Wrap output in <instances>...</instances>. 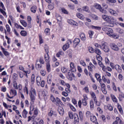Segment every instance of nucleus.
I'll list each match as a JSON object with an SVG mask.
<instances>
[{"instance_id":"c9c22d12","label":"nucleus","mask_w":124,"mask_h":124,"mask_svg":"<svg viewBox=\"0 0 124 124\" xmlns=\"http://www.w3.org/2000/svg\"><path fill=\"white\" fill-rule=\"evenodd\" d=\"M68 106L70 107V109L72 110L74 112H76V108L71 104H68Z\"/></svg>"},{"instance_id":"e433bc0d","label":"nucleus","mask_w":124,"mask_h":124,"mask_svg":"<svg viewBox=\"0 0 124 124\" xmlns=\"http://www.w3.org/2000/svg\"><path fill=\"white\" fill-rule=\"evenodd\" d=\"M80 37L81 40H82V41H86V35H85V34L84 33L80 34Z\"/></svg>"},{"instance_id":"423d86ee","label":"nucleus","mask_w":124,"mask_h":124,"mask_svg":"<svg viewBox=\"0 0 124 124\" xmlns=\"http://www.w3.org/2000/svg\"><path fill=\"white\" fill-rule=\"evenodd\" d=\"M72 43V42L71 41V40H68L67 43L63 46L62 48H63V51H66V50H67V49L69 48V46L70 44H71Z\"/></svg>"},{"instance_id":"f8f14e48","label":"nucleus","mask_w":124,"mask_h":124,"mask_svg":"<svg viewBox=\"0 0 124 124\" xmlns=\"http://www.w3.org/2000/svg\"><path fill=\"white\" fill-rule=\"evenodd\" d=\"M110 47L111 49H112V50H114V51H119V50H120L119 47L117 46L114 43L110 44Z\"/></svg>"},{"instance_id":"0eeeda50","label":"nucleus","mask_w":124,"mask_h":124,"mask_svg":"<svg viewBox=\"0 0 124 124\" xmlns=\"http://www.w3.org/2000/svg\"><path fill=\"white\" fill-rule=\"evenodd\" d=\"M11 93H12L14 96H10L9 95V94L7 93L6 95H7V97H8V98H10L11 99L12 98H13L14 97V96H16V95H17V91H16V90L11 89Z\"/></svg>"},{"instance_id":"f3484780","label":"nucleus","mask_w":124,"mask_h":124,"mask_svg":"<svg viewBox=\"0 0 124 124\" xmlns=\"http://www.w3.org/2000/svg\"><path fill=\"white\" fill-rule=\"evenodd\" d=\"M104 108L108 109L109 111H113V106H112L111 104H108L105 106Z\"/></svg>"},{"instance_id":"5fc2aeb1","label":"nucleus","mask_w":124,"mask_h":124,"mask_svg":"<svg viewBox=\"0 0 124 124\" xmlns=\"http://www.w3.org/2000/svg\"><path fill=\"white\" fill-rule=\"evenodd\" d=\"M44 48L46 53V54H49V47H48V46H45Z\"/></svg>"},{"instance_id":"ea45409f","label":"nucleus","mask_w":124,"mask_h":124,"mask_svg":"<svg viewBox=\"0 0 124 124\" xmlns=\"http://www.w3.org/2000/svg\"><path fill=\"white\" fill-rule=\"evenodd\" d=\"M95 77L96 78L97 80L99 81V82L101 81V78H100V75L99 74H96Z\"/></svg>"},{"instance_id":"1a4fd4ad","label":"nucleus","mask_w":124,"mask_h":124,"mask_svg":"<svg viewBox=\"0 0 124 124\" xmlns=\"http://www.w3.org/2000/svg\"><path fill=\"white\" fill-rule=\"evenodd\" d=\"M5 28L6 30H4L5 34L6 35L7 32H8L9 34H10L11 33V29L10 28V26H9V25L6 24L5 26Z\"/></svg>"},{"instance_id":"4be33fe9","label":"nucleus","mask_w":124,"mask_h":124,"mask_svg":"<svg viewBox=\"0 0 124 124\" xmlns=\"http://www.w3.org/2000/svg\"><path fill=\"white\" fill-rule=\"evenodd\" d=\"M44 58H45V62L46 63L50 62V59H49L50 57H49V54H45Z\"/></svg>"},{"instance_id":"a18cd8bd","label":"nucleus","mask_w":124,"mask_h":124,"mask_svg":"<svg viewBox=\"0 0 124 124\" xmlns=\"http://www.w3.org/2000/svg\"><path fill=\"white\" fill-rule=\"evenodd\" d=\"M38 62L39 63H41V64H44V60H43V58L42 57H41Z\"/></svg>"},{"instance_id":"864d4df0","label":"nucleus","mask_w":124,"mask_h":124,"mask_svg":"<svg viewBox=\"0 0 124 124\" xmlns=\"http://www.w3.org/2000/svg\"><path fill=\"white\" fill-rule=\"evenodd\" d=\"M118 110H119L120 113H121V114H123V108H122V106H121V105H118Z\"/></svg>"},{"instance_id":"393cba45","label":"nucleus","mask_w":124,"mask_h":124,"mask_svg":"<svg viewBox=\"0 0 124 124\" xmlns=\"http://www.w3.org/2000/svg\"><path fill=\"white\" fill-rule=\"evenodd\" d=\"M109 16H108L106 15H103L102 16V18L104 21H105L107 23L108 21V19L109 18Z\"/></svg>"},{"instance_id":"20e7f679","label":"nucleus","mask_w":124,"mask_h":124,"mask_svg":"<svg viewBox=\"0 0 124 124\" xmlns=\"http://www.w3.org/2000/svg\"><path fill=\"white\" fill-rule=\"evenodd\" d=\"M94 8H96V9H99L102 13H104V14L107 13V11L105 10L104 9L102 8L101 7V5H100L99 4H95L93 5Z\"/></svg>"},{"instance_id":"49530a36","label":"nucleus","mask_w":124,"mask_h":124,"mask_svg":"<svg viewBox=\"0 0 124 124\" xmlns=\"http://www.w3.org/2000/svg\"><path fill=\"white\" fill-rule=\"evenodd\" d=\"M72 102L73 103V104L75 105V106H76L77 107L78 106V105L77 104V101L74 98L72 99Z\"/></svg>"},{"instance_id":"4d7b16f0","label":"nucleus","mask_w":124,"mask_h":124,"mask_svg":"<svg viewBox=\"0 0 124 124\" xmlns=\"http://www.w3.org/2000/svg\"><path fill=\"white\" fill-rule=\"evenodd\" d=\"M39 38L40 44H42V43H43V39H42V36H41V35H39Z\"/></svg>"},{"instance_id":"603ef678","label":"nucleus","mask_w":124,"mask_h":124,"mask_svg":"<svg viewBox=\"0 0 124 124\" xmlns=\"http://www.w3.org/2000/svg\"><path fill=\"white\" fill-rule=\"evenodd\" d=\"M94 52L96 54H97V55H101V51H100V50H99L98 48H96Z\"/></svg>"},{"instance_id":"b1692460","label":"nucleus","mask_w":124,"mask_h":124,"mask_svg":"<svg viewBox=\"0 0 124 124\" xmlns=\"http://www.w3.org/2000/svg\"><path fill=\"white\" fill-rule=\"evenodd\" d=\"M90 120L91 122H92V123H96V122H97V119H96V117L94 115H92L90 117Z\"/></svg>"},{"instance_id":"9b49d317","label":"nucleus","mask_w":124,"mask_h":124,"mask_svg":"<svg viewBox=\"0 0 124 124\" xmlns=\"http://www.w3.org/2000/svg\"><path fill=\"white\" fill-rule=\"evenodd\" d=\"M42 64H41L38 62V61H37L35 63V68L37 70H40L42 68Z\"/></svg>"},{"instance_id":"aec40b11","label":"nucleus","mask_w":124,"mask_h":124,"mask_svg":"<svg viewBox=\"0 0 124 124\" xmlns=\"http://www.w3.org/2000/svg\"><path fill=\"white\" fill-rule=\"evenodd\" d=\"M58 111L61 116H62V115L64 114V110H63V108H62V107H59L58 108Z\"/></svg>"},{"instance_id":"bb28decb","label":"nucleus","mask_w":124,"mask_h":124,"mask_svg":"<svg viewBox=\"0 0 124 124\" xmlns=\"http://www.w3.org/2000/svg\"><path fill=\"white\" fill-rule=\"evenodd\" d=\"M76 16L78 17V18H79V19H81V20H84V16L79 13H78L76 14Z\"/></svg>"},{"instance_id":"f704fd0d","label":"nucleus","mask_w":124,"mask_h":124,"mask_svg":"<svg viewBox=\"0 0 124 124\" xmlns=\"http://www.w3.org/2000/svg\"><path fill=\"white\" fill-rule=\"evenodd\" d=\"M20 23H21V25H22V26H23V27H25V28H26V27L28 26V23H27V22L25 20H21Z\"/></svg>"},{"instance_id":"0e129e2a","label":"nucleus","mask_w":124,"mask_h":124,"mask_svg":"<svg viewBox=\"0 0 124 124\" xmlns=\"http://www.w3.org/2000/svg\"><path fill=\"white\" fill-rule=\"evenodd\" d=\"M0 12H1L2 14H3V16H5V17H7V16H6V13L5 12V11H3L2 9H0Z\"/></svg>"},{"instance_id":"2eb2a0df","label":"nucleus","mask_w":124,"mask_h":124,"mask_svg":"<svg viewBox=\"0 0 124 124\" xmlns=\"http://www.w3.org/2000/svg\"><path fill=\"white\" fill-rule=\"evenodd\" d=\"M42 80H41V77L40 76H37L36 78V82L37 86L38 87H40V83L41 82Z\"/></svg>"},{"instance_id":"72a5a7b5","label":"nucleus","mask_w":124,"mask_h":124,"mask_svg":"<svg viewBox=\"0 0 124 124\" xmlns=\"http://www.w3.org/2000/svg\"><path fill=\"white\" fill-rule=\"evenodd\" d=\"M116 31H117V32H119V33H120L121 34H123L124 33V30L120 29V28H116L115 29Z\"/></svg>"},{"instance_id":"7ed1b4c3","label":"nucleus","mask_w":124,"mask_h":124,"mask_svg":"<svg viewBox=\"0 0 124 124\" xmlns=\"http://www.w3.org/2000/svg\"><path fill=\"white\" fill-rule=\"evenodd\" d=\"M100 47L104 51V52H105V53L110 52V48H109V46H107L106 43H104L101 46H100Z\"/></svg>"},{"instance_id":"3c124183","label":"nucleus","mask_w":124,"mask_h":124,"mask_svg":"<svg viewBox=\"0 0 124 124\" xmlns=\"http://www.w3.org/2000/svg\"><path fill=\"white\" fill-rule=\"evenodd\" d=\"M92 29H94V30H97L98 31H100L101 30V27L92 26Z\"/></svg>"},{"instance_id":"c756f323","label":"nucleus","mask_w":124,"mask_h":124,"mask_svg":"<svg viewBox=\"0 0 124 124\" xmlns=\"http://www.w3.org/2000/svg\"><path fill=\"white\" fill-rule=\"evenodd\" d=\"M36 10H37V8L36 7V6H33L31 8V11L32 13H35V12H36Z\"/></svg>"},{"instance_id":"5701e85b","label":"nucleus","mask_w":124,"mask_h":124,"mask_svg":"<svg viewBox=\"0 0 124 124\" xmlns=\"http://www.w3.org/2000/svg\"><path fill=\"white\" fill-rule=\"evenodd\" d=\"M74 44L76 46L80 43V39L76 38L75 39V40L73 41Z\"/></svg>"},{"instance_id":"412c9836","label":"nucleus","mask_w":124,"mask_h":124,"mask_svg":"<svg viewBox=\"0 0 124 124\" xmlns=\"http://www.w3.org/2000/svg\"><path fill=\"white\" fill-rule=\"evenodd\" d=\"M114 32V31H113V29H111V28H108V31L107 32V34H108V36H112V35L113 34V33Z\"/></svg>"},{"instance_id":"4468645a","label":"nucleus","mask_w":124,"mask_h":124,"mask_svg":"<svg viewBox=\"0 0 124 124\" xmlns=\"http://www.w3.org/2000/svg\"><path fill=\"white\" fill-rule=\"evenodd\" d=\"M114 68L119 73H121L122 70V67H121V66H120V65L116 64L114 66Z\"/></svg>"},{"instance_id":"e2e57ef3","label":"nucleus","mask_w":124,"mask_h":124,"mask_svg":"<svg viewBox=\"0 0 124 124\" xmlns=\"http://www.w3.org/2000/svg\"><path fill=\"white\" fill-rule=\"evenodd\" d=\"M40 73L42 76H45L46 75V72L44 70H41Z\"/></svg>"},{"instance_id":"6e6552de","label":"nucleus","mask_w":124,"mask_h":124,"mask_svg":"<svg viewBox=\"0 0 124 124\" xmlns=\"http://www.w3.org/2000/svg\"><path fill=\"white\" fill-rule=\"evenodd\" d=\"M83 98L82 99V103L83 106H87L88 103L87 102V100H88V96L87 95H83Z\"/></svg>"},{"instance_id":"13d9d810","label":"nucleus","mask_w":124,"mask_h":124,"mask_svg":"<svg viewBox=\"0 0 124 124\" xmlns=\"http://www.w3.org/2000/svg\"><path fill=\"white\" fill-rule=\"evenodd\" d=\"M96 59L98 62L102 61V57H101L100 55H97Z\"/></svg>"},{"instance_id":"de8ad7c7","label":"nucleus","mask_w":124,"mask_h":124,"mask_svg":"<svg viewBox=\"0 0 124 124\" xmlns=\"http://www.w3.org/2000/svg\"><path fill=\"white\" fill-rule=\"evenodd\" d=\"M116 120L115 122H117V124L119 123L120 124H123V121L119 117H116Z\"/></svg>"},{"instance_id":"6ab92c4d","label":"nucleus","mask_w":124,"mask_h":124,"mask_svg":"<svg viewBox=\"0 0 124 124\" xmlns=\"http://www.w3.org/2000/svg\"><path fill=\"white\" fill-rule=\"evenodd\" d=\"M102 80H103V82H104V83H107L108 84H110V79H108L106 78V76H102Z\"/></svg>"},{"instance_id":"680f3d73","label":"nucleus","mask_w":124,"mask_h":124,"mask_svg":"<svg viewBox=\"0 0 124 124\" xmlns=\"http://www.w3.org/2000/svg\"><path fill=\"white\" fill-rule=\"evenodd\" d=\"M61 70L62 73H66V72H67V69H66V68H65L64 67L62 68Z\"/></svg>"},{"instance_id":"69168bd1","label":"nucleus","mask_w":124,"mask_h":124,"mask_svg":"<svg viewBox=\"0 0 124 124\" xmlns=\"http://www.w3.org/2000/svg\"><path fill=\"white\" fill-rule=\"evenodd\" d=\"M109 28L108 27H103L102 28V30L104 31H105L106 33H107V31H108V30H109Z\"/></svg>"},{"instance_id":"8fccbe9b","label":"nucleus","mask_w":124,"mask_h":124,"mask_svg":"<svg viewBox=\"0 0 124 124\" xmlns=\"http://www.w3.org/2000/svg\"><path fill=\"white\" fill-rule=\"evenodd\" d=\"M35 81V76H34V74H32L31 78V83H34V81Z\"/></svg>"},{"instance_id":"bf43d9fd","label":"nucleus","mask_w":124,"mask_h":124,"mask_svg":"<svg viewBox=\"0 0 124 124\" xmlns=\"http://www.w3.org/2000/svg\"><path fill=\"white\" fill-rule=\"evenodd\" d=\"M62 13H64V14H68V12H67V10H66V9L62 8Z\"/></svg>"},{"instance_id":"2f4dec72","label":"nucleus","mask_w":124,"mask_h":124,"mask_svg":"<svg viewBox=\"0 0 124 124\" xmlns=\"http://www.w3.org/2000/svg\"><path fill=\"white\" fill-rule=\"evenodd\" d=\"M47 82L49 85L51 84V82H52V76L50 75L48 76Z\"/></svg>"},{"instance_id":"37998d69","label":"nucleus","mask_w":124,"mask_h":124,"mask_svg":"<svg viewBox=\"0 0 124 124\" xmlns=\"http://www.w3.org/2000/svg\"><path fill=\"white\" fill-rule=\"evenodd\" d=\"M45 33H46V35H49V34H50V29L49 28L46 29L45 30Z\"/></svg>"},{"instance_id":"58836bf2","label":"nucleus","mask_w":124,"mask_h":124,"mask_svg":"<svg viewBox=\"0 0 124 124\" xmlns=\"http://www.w3.org/2000/svg\"><path fill=\"white\" fill-rule=\"evenodd\" d=\"M82 10L86 11V12H90V9L88 6H84L82 7Z\"/></svg>"},{"instance_id":"dca6fc26","label":"nucleus","mask_w":124,"mask_h":124,"mask_svg":"<svg viewBox=\"0 0 124 124\" xmlns=\"http://www.w3.org/2000/svg\"><path fill=\"white\" fill-rule=\"evenodd\" d=\"M74 117L75 123H76V124H78L79 121V116H78V114L77 113H75L74 114Z\"/></svg>"},{"instance_id":"79ce46f5","label":"nucleus","mask_w":124,"mask_h":124,"mask_svg":"<svg viewBox=\"0 0 124 124\" xmlns=\"http://www.w3.org/2000/svg\"><path fill=\"white\" fill-rule=\"evenodd\" d=\"M27 31H21L20 32V34L22 36H27Z\"/></svg>"},{"instance_id":"f257e3e1","label":"nucleus","mask_w":124,"mask_h":124,"mask_svg":"<svg viewBox=\"0 0 124 124\" xmlns=\"http://www.w3.org/2000/svg\"><path fill=\"white\" fill-rule=\"evenodd\" d=\"M30 100L31 104H33L35 101V97H36V91L34 88H32L30 90L29 92Z\"/></svg>"},{"instance_id":"a211bd4d","label":"nucleus","mask_w":124,"mask_h":124,"mask_svg":"<svg viewBox=\"0 0 124 124\" xmlns=\"http://www.w3.org/2000/svg\"><path fill=\"white\" fill-rule=\"evenodd\" d=\"M70 67L73 72H75L76 71V68H75V66H74V63L71 62L70 63Z\"/></svg>"},{"instance_id":"4c0bfd02","label":"nucleus","mask_w":124,"mask_h":124,"mask_svg":"<svg viewBox=\"0 0 124 124\" xmlns=\"http://www.w3.org/2000/svg\"><path fill=\"white\" fill-rule=\"evenodd\" d=\"M110 37H112V38H114V39H118V38H119V35L116 33H114L110 36Z\"/></svg>"},{"instance_id":"9d476101","label":"nucleus","mask_w":124,"mask_h":124,"mask_svg":"<svg viewBox=\"0 0 124 124\" xmlns=\"http://www.w3.org/2000/svg\"><path fill=\"white\" fill-rule=\"evenodd\" d=\"M108 11L110 15H113V16H118V14L117 13V12H116V11L111 8L108 9Z\"/></svg>"},{"instance_id":"c85d7f7f","label":"nucleus","mask_w":124,"mask_h":124,"mask_svg":"<svg viewBox=\"0 0 124 124\" xmlns=\"http://www.w3.org/2000/svg\"><path fill=\"white\" fill-rule=\"evenodd\" d=\"M48 8L49 10H53L55 8V3H52L51 4L48 5Z\"/></svg>"},{"instance_id":"cd10ccee","label":"nucleus","mask_w":124,"mask_h":124,"mask_svg":"<svg viewBox=\"0 0 124 124\" xmlns=\"http://www.w3.org/2000/svg\"><path fill=\"white\" fill-rule=\"evenodd\" d=\"M46 69L47 72H51V65L50 63H46Z\"/></svg>"},{"instance_id":"f03ea898","label":"nucleus","mask_w":124,"mask_h":124,"mask_svg":"<svg viewBox=\"0 0 124 124\" xmlns=\"http://www.w3.org/2000/svg\"><path fill=\"white\" fill-rule=\"evenodd\" d=\"M50 100L52 102H53V103H55V104H62V103L60 98L58 97H56V98H55L53 95H51Z\"/></svg>"},{"instance_id":"ddd939ff","label":"nucleus","mask_w":124,"mask_h":124,"mask_svg":"<svg viewBox=\"0 0 124 124\" xmlns=\"http://www.w3.org/2000/svg\"><path fill=\"white\" fill-rule=\"evenodd\" d=\"M90 94L91 95V98L93 99V101L96 100L97 98L96 97V95H95V93L93 92H90Z\"/></svg>"},{"instance_id":"39448f33","label":"nucleus","mask_w":124,"mask_h":124,"mask_svg":"<svg viewBox=\"0 0 124 124\" xmlns=\"http://www.w3.org/2000/svg\"><path fill=\"white\" fill-rule=\"evenodd\" d=\"M116 22H117V20L115 19L114 17L112 16H109L107 23H108L110 25H112L113 26V24H115Z\"/></svg>"},{"instance_id":"338daca9","label":"nucleus","mask_w":124,"mask_h":124,"mask_svg":"<svg viewBox=\"0 0 124 124\" xmlns=\"http://www.w3.org/2000/svg\"><path fill=\"white\" fill-rule=\"evenodd\" d=\"M94 102L95 105H96L97 106H100V102L97 101V99L94 101Z\"/></svg>"},{"instance_id":"09e8293b","label":"nucleus","mask_w":124,"mask_h":124,"mask_svg":"<svg viewBox=\"0 0 124 124\" xmlns=\"http://www.w3.org/2000/svg\"><path fill=\"white\" fill-rule=\"evenodd\" d=\"M62 55H63V52L59 51L56 54V57H57V58H60Z\"/></svg>"},{"instance_id":"c03bdc74","label":"nucleus","mask_w":124,"mask_h":124,"mask_svg":"<svg viewBox=\"0 0 124 124\" xmlns=\"http://www.w3.org/2000/svg\"><path fill=\"white\" fill-rule=\"evenodd\" d=\"M111 97L113 102H117L118 100L117 99V98L116 97V96H115V95H111Z\"/></svg>"},{"instance_id":"a19ab883","label":"nucleus","mask_w":124,"mask_h":124,"mask_svg":"<svg viewBox=\"0 0 124 124\" xmlns=\"http://www.w3.org/2000/svg\"><path fill=\"white\" fill-rule=\"evenodd\" d=\"M68 116L71 120L73 119V118H74V115H73V113L71 111L69 112Z\"/></svg>"},{"instance_id":"052dcab7","label":"nucleus","mask_w":124,"mask_h":124,"mask_svg":"<svg viewBox=\"0 0 124 124\" xmlns=\"http://www.w3.org/2000/svg\"><path fill=\"white\" fill-rule=\"evenodd\" d=\"M124 98V93H121L119 94V100H122V99H123V98Z\"/></svg>"},{"instance_id":"473e14b6","label":"nucleus","mask_w":124,"mask_h":124,"mask_svg":"<svg viewBox=\"0 0 124 124\" xmlns=\"http://www.w3.org/2000/svg\"><path fill=\"white\" fill-rule=\"evenodd\" d=\"M1 50H2V52H3V54H4V55H5V56H9V52H8V51H6V50H5V49H4V48H3V47H1Z\"/></svg>"},{"instance_id":"774afa93","label":"nucleus","mask_w":124,"mask_h":124,"mask_svg":"<svg viewBox=\"0 0 124 124\" xmlns=\"http://www.w3.org/2000/svg\"><path fill=\"white\" fill-rule=\"evenodd\" d=\"M86 116L87 117H90V118L92 117L93 114L90 112V111H87L86 114Z\"/></svg>"},{"instance_id":"a878e982","label":"nucleus","mask_w":124,"mask_h":124,"mask_svg":"<svg viewBox=\"0 0 124 124\" xmlns=\"http://www.w3.org/2000/svg\"><path fill=\"white\" fill-rule=\"evenodd\" d=\"M27 115H28V111L26 110V109H24L22 112V115L23 117V118H27Z\"/></svg>"},{"instance_id":"6e6d98bb","label":"nucleus","mask_w":124,"mask_h":124,"mask_svg":"<svg viewBox=\"0 0 124 124\" xmlns=\"http://www.w3.org/2000/svg\"><path fill=\"white\" fill-rule=\"evenodd\" d=\"M89 51L90 53H94V49L93 48L92 46H89Z\"/></svg>"},{"instance_id":"7c9ffc66","label":"nucleus","mask_w":124,"mask_h":124,"mask_svg":"<svg viewBox=\"0 0 124 124\" xmlns=\"http://www.w3.org/2000/svg\"><path fill=\"white\" fill-rule=\"evenodd\" d=\"M90 109H93L94 108V103L93 100H91L90 101Z\"/></svg>"}]
</instances>
